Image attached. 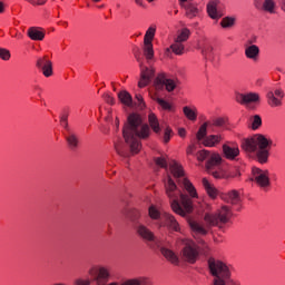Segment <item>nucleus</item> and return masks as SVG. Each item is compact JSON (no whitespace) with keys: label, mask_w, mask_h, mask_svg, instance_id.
Returning <instances> with one entry per match:
<instances>
[{"label":"nucleus","mask_w":285,"mask_h":285,"mask_svg":"<svg viewBox=\"0 0 285 285\" xmlns=\"http://www.w3.org/2000/svg\"><path fill=\"white\" fill-rule=\"evenodd\" d=\"M267 99H268V104L272 106V108H276V106H282V100L277 99L273 91H269L267 94Z\"/></svg>","instance_id":"4c0bfd02"},{"label":"nucleus","mask_w":285,"mask_h":285,"mask_svg":"<svg viewBox=\"0 0 285 285\" xmlns=\"http://www.w3.org/2000/svg\"><path fill=\"white\" fill-rule=\"evenodd\" d=\"M155 77V69H148V67L141 68V78L138 82L139 88H146L153 78Z\"/></svg>","instance_id":"4be33fe9"},{"label":"nucleus","mask_w":285,"mask_h":285,"mask_svg":"<svg viewBox=\"0 0 285 285\" xmlns=\"http://www.w3.org/2000/svg\"><path fill=\"white\" fill-rule=\"evenodd\" d=\"M35 2H31V6H43L46 4L47 0H33Z\"/></svg>","instance_id":"3c124183"},{"label":"nucleus","mask_w":285,"mask_h":285,"mask_svg":"<svg viewBox=\"0 0 285 285\" xmlns=\"http://www.w3.org/2000/svg\"><path fill=\"white\" fill-rule=\"evenodd\" d=\"M104 99L106 104H110V106H115V98L110 96V94H105Z\"/></svg>","instance_id":"49530a36"},{"label":"nucleus","mask_w":285,"mask_h":285,"mask_svg":"<svg viewBox=\"0 0 285 285\" xmlns=\"http://www.w3.org/2000/svg\"><path fill=\"white\" fill-rule=\"evenodd\" d=\"M224 6L219 0H210L207 4V12L210 19H222L226 14Z\"/></svg>","instance_id":"ddd939ff"},{"label":"nucleus","mask_w":285,"mask_h":285,"mask_svg":"<svg viewBox=\"0 0 285 285\" xmlns=\"http://www.w3.org/2000/svg\"><path fill=\"white\" fill-rule=\"evenodd\" d=\"M116 151L120 155V157H128V151H126V148H124V145L118 144L115 145Z\"/></svg>","instance_id":"79ce46f5"},{"label":"nucleus","mask_w":285,"mask_h":285,"mask_svg":"<svg viewBox=\"0 0 285 285\" xmlns=\"http://www.w3.org/2000/svg\"><path fill=\"white\" fill-rule=\"evenodd\" d=\"M180 8H184L186 17H188V19H195V17L199 14V9L197 8V4L193 2H187Z\"/></svg>","instance_id":"b1692460"},{"label":"nucleus","mask_w":285,"mask_h":285,"mask_svg":"<svg viewBox=\"0 0 285 285\" xmlns=\"http://www.w3.org/2000/svg\"><path fill=\"white\" fill-rule=\"evenodd\" d=\"M136 6H139L140 8H146V4L144 3V0H134Z\"/></svg>","instance_id":"6e6d98bb"},{"label":"nucleus","mask_w":285,"mask_h":285,"mask_svg":"<svg viewBox=\"0 0 285 285\" xmlns=\"http://www.w3.org/2000/svg\"><path fill=\"white\" fill-rule=\"evenodd\" d=\"M144 55L147 61H150L155 57V50L153 49V42L146 40L144 41Z\"/></svg>","instance_id":"7c9ffc66"},{"label":"nucleus","mask_w":285,"mask_h":285,"mask_svg":"<svg viewBox=\"0 0 285 285\" xmlns=\"http://www.w3.org/2000/svg\"><path fill=\"white\" fill-rule=\"evenodd\" d=\"M235 99L237 104H240L242 106H248V104H259V94H236Z\"/></svg>","instance_id":"6ab92c4d"},{"label":"nucleus","mask_w":285,"mask_h":285,"mask_svg":"<svg viewBox=\"0 0 285 285\" xmlns=\"http://www.w3.org/2000/svg\"><path fill=\"white\" fill-rule=\"evenodd\" d=\"M36 67L42 71L43 77H52V61L48 59V56L39 57L36 61Z\"/></svg>","instance_id":"a211bd4d"},{"label":"nucleus","mask_w":285,"mask_h":285,"mask_svg":"<svg viewBox=\"0 0 285 285\" xmlns=\"http://www.w3.org/2000/svg\"><path fill=\"white\" fill-rule=\"evenodd\" d=\"M166 195L169 197L170 206L176 215H180V217H186L188 213H193V200L188 195L181 193L179 188H177V184L170 176H168V180L165 184Z\"/></svg>","instance_id":"f03ea898"},{"label":"nucleus","mask_w":285,"mask_h":285,"mask_svg":"<svg viewBox=\"0 0 285 285\" xmlns=\"http://www.w3.org/2000/svg\"><path fill=\"white\" fill-rule=\"evenodd\" d=\"M134 55L138 62L141 61V58H139V49H136V51H134Z\"/></svg>","instance_id":"13d9d810"},{"label":"nucleus","mask_w":285,"mask_h":285,"mask_svg":"<svg viewBox=\"0 0 285 285\" xmlns=\"http://www.w3.org/2000/svg\"><path fill=\"white\" fill-rule=\"evenodd\" d=\"M255 43V39L254 40H247L244 45L245 48V57L247 59H252V61H257V59H259V47Z\"/></svg>","instance_id":"aec40b11"},{"label":"nucleus","mask_w":285,"mask_h":285,"mask_svg":"<svg viewBox=\"0 0 285 285\" xmlns=\"http://www.w3.org/2000/svg\"><path fill=\"white\" fill-rule=\"evenodd\" d=\"M136 230L141 239L151 244V248H155L156 246H161V240L157 239L155 234L145 225H138L136 227Z\"/></svg>","instance_id":"f8f14e48"},{"label":"nucleus","mask_w":285,"mask_h":285,"mask_svg":"<svg viewBox=\"0 0 285 285\" xmlns=\"http://www.w3.org/2000/svg\"><path fill=\"white\" fill-rule=\"evenodd\" d=\"M254 180L261 188H268L271 186V177L268 170H262L257 167L252 169Z\"/></svg>","instance_id":"4468645a"},{"label":"nucleus","mask_w":285,"mask_h":285,"mask_svg":"<svg viewBox=\"0 0 285 285\" xmlns=\"http://www.w3.org/2000/svg\"><path fill=\"white\" fill-rule=\"evenodd\" d=\"M151 99L156 101L163 110H173V105L164 98H159L157 95H154L151 96Z\"/></svg>","instance_id":"473e14b6"},{"label":"nucleus","mask_w":285,"mask_h":285,"mask_svg":"<svg viewBox=\"0 0 285 285\" xmlns=\"http://www.w3.org/2000/svg\"><path fill=\"white\" fill-rule=\"evenodd\" d=\"M157 32V27L156 26H151L147 29L145 37H144V41H149L153 42V40L155 39V33Z\"/></svg>","instance_id":"e433bc0d"},{"label":"nucleus","mask_w":285,"mask_h":285,"mask_svg":"<svg viewBox=\"0 0 285 285\" xmlns=\"http://www.w3.org/2000/svg\"><path fill=\"white\" fill-rule=\"evenodd\" d=\"M263 10L269 12V14H275V0H265L263 2Z\"/></svg>","instance_id":"c9c22d12"},{"label":"nucleus","mask_w":285,"mask_h":285,"mask_svg":"<svg viewBox=\"0 0 285 285\" xmlns=\"http://www.w3.org/2000/svg\"><path fill=\"white\" fill-rule=\"evenodd\" d=\"M148 121L154 132L159 135L161 132V127L159 126V119H157V116L155 114H149Z\"/></svg>","instance_id":"c756f323"},{"label":"nucleus","mask_w":285,"mask_h":285,"mask_svg":"<svg viewBox=\"0 0 285 285\" xmlns=\"http://www.w3.org/2000/svg\"><path fill=\"white\" fill-rule=\"evenodd\" d=\"M68 136H66V141L68 144V146L71 148V150H75V148L79 147V137L77 136V134L72 132L70 129Z\"/></svg>","instance_id":"cd10ccee"},{"label":"nucleus","mask_w":285,"mask_h":285,"mask_svg":"<svg viewBox=\"0 0 285 285\" xmlns=\"http://www.w3.org/2000/svg\"><path fill=\"white\" fill-rule=\"evenodd\" d=\"M178 12H179V10H176V11H175V14H178Z\"/></svg>","instance_id":"69168bd1"},{"label":"nucleus","mask_w":285,"mask_h":285,"mask_svg":"<svg viewBox=\"0 0 285 285\" xmlns=\"http://www.w3.org/2000/svg\"><path fill=\"white\" fill-rule=\"evenodd\" d=\"M190 39V29L183 28L177 31L176 37L174 38V43L170 45V50L174 55L181 56L184 50H186V41Z\"/></svg>","instance_id":"9d476101"},{"label":"nucleus","mask_w":285,"mask_h":285,"mask_svg":"<svg viewBox=\"0 0 285 285\" xmlns=\"http://www.w3.org/2000/svg\"><path fill=\"white\" fill-rule=\"evenodd\" d=\"M229 219H230V208H228V206H223L217 213L205 214L204 222L206 226L202 225L196 220H189V226L194 235L206 236V234L209 233L213 226H217L218 228H222L224 224H228Z\"/></svg>","instance_id":"7ed1b4c3"},{"label":"nucleus","mask_w":285,"mask_h":285,"mask_svg":"<svg viewBox=\"0 0 285 285\" xmlns=\"http://www.w3.org/2000/svg\"><path fill=\"white\" fill-rule=\"evenodd\" d=\"M272 146L273 140L259 134L252 138H247L242 142L243 150L246 153H256V161H258V164H268Z\"/></svg>","instance_id":"20e7f679"},{"label":"nucleus","mask_w":285,"mask_h":285,"mask_svg":"<svg viewBox=\"0 0 285 285\" xmlns=\"http://www.w3.org/2000/svg\"><path fill=\"white\" fill-rule=\"evenodd\" d=\"M240 155L239 146L235 142H226L223 145V157L229 161H237Z\"/></svg>","instance_id":"dca6fc26"},{"label":"nucleus","mask_w":285,"mask_h":285,"mask_svg":"<svg viewBox=\"0 0 285 285\" xmlns=\"http://www.w3.org/2000/svg\"><path fill=\"white\" fill-rule=\"evenodd\" d=\"M156 166H159L160 168H168V163H166V159L164 158H156Z\"/></svg>","instance_id":"a18cd8bd"},{"label":"nucleus","mask_w":285,"mask_h":285,"mask_svg":"<svg viewBox=\"0 0 285 285\" xmlns=\"http://www.w3.org/2000/svg\"><path fill=\"white\" fill-rule=\"evenodd\" d=\"M173 135V129L170 127H167L164 132V142L168 144L170 141V137Z\"/></svg>","instance_id":"c03bdc74"},{"label":"nucleus","mask_w":285,"mask_h":285,"mask_svg":"<svg viewBox=\"0 0 285 285\" xmlns=\"http://www.w3.org/2000/svg\"><path fill=\"white\" fill-rule=\"evenodd\" d=\"M116 126H117V128H119V120L116 121Z\"/></svg>","instance_id":"e2e57ef3"},{"label":"nucleus","mask_w":285,"mask_h":285,"mask_svg":"<svg viewBox=\"0 0 285 285\" xmlns=\"http://www.w3.org/2000/svg\"><path fill=\"white\" fill-rule=\"evenodd\" d=\"M136 100H137V107L139 108V110H144V108H146V102L144 101V97L137 94Z\"/></svg>","instance_id":"37998d69"},{"label":"nucleus","mask_w":285,"mask_h":285,"mask_svg":"<svg viewBox=\"0 0 285 285\" xmlns=\"http://www.w3.org/2000/svg\"><path fill=\"white\" fill-rule=\"evenodd\" d=\"M94 1L99 2V1H101V0H94Z\"/></svg>","instance_id":"338daca9"},{"label":"nucleus","mask_w":285,"mask_h":285,"mask_svg":"<svg viewBox=\"0 0 285 285\" xmlns=\"http://www.w3.org/2000/svg\"><path fill=\"white\" fill-rule=\"evenodd\" d=\"M185 117L189 119V121H197V109H191L190 107L186 106L183 108Z\"/></svg>","instance_id":"72a5a7b5"},{"label":"nucleus","mask_w":285,"mask_h":285,"mask_svg":"<svg viewBox=\"0 0 285 285\" xmlns=\"http://www.w3.org/2000/svg\"><path fill=\"white\" fill-rule=\"evenodd\" d=\"M90 279H81V278H78L75 281V285H90Z\"/></svg>","instance_id":"8fccbe9b"},{"label":"nucleus","mask_w":285,"mask_h":285,"mask_svg":"<svg viewBox=\"0 0 285 285\" xmlns=\"http://www.w3.org/2000/svg\"><path fill=\"white\" fill-rule=\"evenodd\" d=\"M118 99L124 104V106H128V108H132V96L130 92L124 90L118 94Z\"/></svg>","instance_id":"c85d7f7f"},{"label":"nucleus","mask_w":285,"mask_h":285,"mask_svg":"<svg viewBox=\"0 0 285 285\" xmlns=\"http://www.w3.org/2000/svg\"><path fill=\"white\" fill-rule=\"evenodd\" d=\"M27 36L31 41H43L46 39V31L39 27H31L28 29Z\"/></svg>","instance_id":"5701e85b"},{"label":"nucleus","mask_w":285,"mask_h":285,"mask_svg":"<svg viewBox=\"0 0 285 285\" xmlns=\"http://www.w3.org/2000/svg\"><path fill=\"white\" fill-rule=\"evenodd\" d=\"M169 168L180 188L187 190L191 199L197 198V189H195L193 183H190V180H188L184 175V167H181L177 161H171Z\"/></svg>","instance_id":"6e6552de"},{"label":"nucleus","mask_w":285,"mask_h":285,"mask_svg":"<svg viewBox=\"0 0 285 285\" xmlns=\"http://www.w3.org/2000/svg\"><path fill=\"white\" fill-rule=\"evenodd\" d=\"M70 115V112L66 109L62 110V112L60 114V124L62 126V128H65V130L70 131V126L68 125V116Z\"/></svg>","instance_id":"f704fd0d"},{"label":"nucleus","mask_w":285,"mask_h":285,"mask_svg":"<svg viewBox=\"0 0 285 285\" xmlns=\"http://www.w3.org/2000/svg\"><path fill=\"white\" fill-rule=\"evenodd\" d=\"M198 161H206V169L209 175H213L215 179H227L228 174L226 170L222 169L219 165L222 164V155L210 154V151L203 149L197 154Z\"/></svg>","instance_id":"423d86ee"},{"label":"nucleus","mask_w":285,"mask_h":285,"mask_svg":"<svg viewBox=\"0 0 285 285\" xmlns=\"http://www.w3.org/2000/svg\"><path fill=\"white\" fill-rule=\"evenodd\" d=\"M202 50V55L207 61H213V45L210 42L205 41L199 46Z\"/></svg>","instance_id":"a878e982"},{"label":"nucleus","mask_w":285,"mask_h":285,"mask_svg":"<svg viewBox=\"0 0 285 285\" xmlns=\"http://www.w3.org/2000/svg\"><path fill=\"white\" fill-rule=\"evenodd\" d=\"M274 95H275L276 97H281V99L284 98V91H283L282 89H276V90L274 91Z\"/></svg>","instance_id":"603ef678"},{"label":"nucleus","mask_w":285,"mask_h":285,"mask_svg":"<svg viewBox=\"0 0 285 285\" xmlns=\"http://www.w3.org/2000/svg\"><path fill=\"white\" fill-rule=\"evenodd\" d=\"M6 12V4H3L2 1H0V14H3Z\"/></svg>","instance_id":"4d7b16f0"},{"label":"nucleus","mask_w":285,"mask_h":285,"mask_svg":"<svg viewBox=\"0 0 285 285\" xmlns=\"http://www.w3.org/2000/svg\"><path fill=\"white\" fill-rule=\"evenodd\" d=\"M127 121L122 129L124 139L128 144L131 153L137 155L141 150L139 139H148L150 137V127L144 125L141 116L137 114L129 115Z\"/></svg>","instance_id":"f257e3e1"},{"label":"nucleus","mask_w":285,"mask_h":285,"mask_svg":"<svg viewBox=\"0 0 285 285\" xmlns=\"http://www.w3.org/2000/svg\"><path fill=\"white\" fill-rule=\"evenodd\" d=\"M154 83L158 90H161V88L165 86L167 92H173V90L177 88V82L170 78H167L165 73L158 75Z\"/></svg>","instance_id":"2eb2a0df"},{"label":"nucleus","mask_w":285,"mask_h":285,"mask_svg":"<svg viewBox=\"0 0 285 285\" xmlns=\"http://www.w3.org/2000/svg\"><path fill=\"white\" fill-rule=\"evenodd\" d=\"M89 275H91L92 282H95L96 285H144L146 284V278H130L121 283L112 282L108 284V279H110V272L106 267L90 269Z\"/></svg>","instance_id":"0eeeda50"},{"label":"nucleus","mask_w":285,"mask_h":285,"mask_svg":"<svg viewBox=\"0 0 285 285\" xmlns=\"http://www.w3.org/2000/svg\"><path fill=\"white\" fill-rule=\"evenodd\" d=\"M259 126H262V117H259V115H255L252 122V128L253 130H257Z\"/></svg>","instance_id":"a19ab883"},{"label":"nucleus","mask_w":285,"mask_h":285,"mask_svg":"<svg viewBox=\"0 0 285 285\" xmlns=\"http://www.w3.org/2000/svg\"><path fill=\"white\" fill-rule=\"evenodd\" d=\"M129 219L131 222H137V219H139V210L134 209L129 215Z\"/></svg>","instance_id":"de8ad7c7"},{"label":"nucleus","mask_w":285,"mask_h":285,"mask_svg":"<svg viewBox=\"0 0 285 285\" xmlns=\"http://www.w3.org/2000/svg\"><path fill=\"white\" fill-rule=\"evenodd\" d=\"M183 249L180 252L181 258L189 264H195L199 257V246L193 240H180Z\"/></svg>","instance_id":"9b49d317"},{"label":"nucleus","mask_w":285,"mask_h":285,"mask_svg":"<svg viewBox=\"0 0 285 285\" xmlns=\"http://www.w3.org/2000/svg\"><path fill=\"white\" fill-rule=\"evenodd\" d=\"M10 50L0 48V59H2V61H10Z\"/></svg>","instance_id":"ea45409f"},{"label":"nucleus","mask_w":285,"mask_h":285,"mask_svg":"<svg viewBox=\"0 0 285 285\" xmlns=\"http://www.w3.org/2000/svg\"><path fill=\"white\" fill-rule=\"evenodd\" d=\"M178 1H179V6L183 7V6H186V2H187L188 0H178Z\"/></svg>","instance_id":"bf43d9fd"},{"label":"nucleus","mask_w":285,"mask_h":285,"mask_svg":"<svg viewBox=\"0 0 285 285\" xmlns=\"http://www.w3.org/2000/svg\"><path fill=\"white\" fill-rule=\"evenodd\" d=\"M155 248H159L161 255L173 264L174 266H179V256L170 248L166 247V243L164 240L160 242V246H156Z\"/></svg>","instance_id":"f3484780"},{"label":"nucleus","mask_w":285,"mask_h":285,"mask_svg":"<svg viewBox=\"0 0 285 285\" xmlns=\"http://www.w3.org/2000/svg\"><path fill=\"white\" fill-rule=\"evenodd\" d=\"M208 266L210 275L214 276L213 285H242L239 281L233 278L230 267L224 262L210 258Z\"/></svg>","instance_id":"39448f33"},{"label":"nucleus","mask_w":285,"mask_h":285,"mask_svg":"<svg viewBox=\"0 0 285 285\" xmlns=\"http://www.w3.org/2000/svg\"><path fill=\"white\" fill-rule=\"evenodd\" d=\"M225 124H226V120H224V118H218L214 120L213 126H217L218 128H222V126H224Z\"/></svg>","instance_id":"09e8293b"},{"label":"nucleus","mask_w":285,"mask_h":285,"mask_svg":"<svg viewBox=\"0 0 285 285\" xmlns=\"http://www.w3.org/2000/svg\"><path fill=\"white\" fill-rule=\"evenodd\" d=\"M178 135H179V137H181V138L186 137V129H185V128H179V129H178Z\"/></svg>","instance_id":"5fc2aeb1"},{"label":"nucleus","mask_w":285,"mask_h":285,"mask_svg":"<svg viewBox=\"0 0 285 285\" xmlns=\"http://www.w3.org/2000/svg\"><path fill=\"white\" fill-rule=\"evenodd\" d=\"M148 1V3H153V1H155V0H147Z\"/></svg>","instance_id":"0e129e2a"},{"label":"nucleus","mask_w":285,"mask_h":285,"mask_svg":"<svg viewBox=\"0 0 285 285\" xmlns=\"http://www.w3.org/2000/svg\"><path fill=\"white\" fill-rule=\"evenodd\" d=\"M35 90H41V87H39V86H35Z\"/></svg>","instance_id":"052dcab7"},{"label":"nucleus","mask_w":285,"mask_h":285,"mask_svg":"<svg viewBox=\"0 0 285 285\" xmlns=\"http://www.w3.org/2000/svg\"><path fill=\"white\" fill-rule=\"evenodd\" d=\"M203 186H204L207 195L212 199L217 198V195H219V190H217V187L215 185L210 184V181H208V179L203 178Z\"/></svg>","instance_id":"393cba45"},{"label":"nucleus","mask_w":285,"mask_h":285,"mask_svg":"<svg viewBox=\"0 0 285 285\" xmlns=\"http://www.w3.org/2000/svg\"><path fill=\"white\" fill-rule=\"evenodd\" d=\"M220 26H222V28H230V27L235 26V18H233V17L223 18V20L220 21Z\"/></svg>","instance_id":"58836bf2"},{"label":"nucleus","mask_w":285,"mask_h":285,"mask_svg":"<svg viewBox=\"0 0 285 285\" xmlns=\"http://www.w3.org/2000/svg\"><path fill=\"white\" fill-rule=\"evenodd\" d=\"M193 153H195V145H189L187 147V155H193Z\"/></svg>","instance_id":"864d4df0"},{"label":"nucleus","mask_w":285,"mask_h":285,"mask_svg":"<svg viewBox=\"0 0 285 285\" xmlns=\"http://www.w3.org/2000/svg\"><path fill=\"white\" fill-rule=\"evenodd\" d=\"M29 3H36L35 0H27Z\"/></svg>","instance_id":"680f3d73"},{"label":"nucleus","mask_w":285,"mask_h":285,"mask_svg":"<svg viewBox=\"0 0 285 285\" xmlns=\"http://www.w3.org/2000/svg\"><path fill=\"white\" fill-rule=\"evenodd\" d=\"M220 199L233 206H237V204L242 203V196H239V191L236 189L220 194Z\"/></svg>","instance_id":"412c9836"},{"label":"nucleus","mask_w":285,"mask_h":285,"mask_svg":"<svg viewBox=\"0 0 285 285\" xmlns=\"http://www.w3.org/2000/svg\"><path fill=\"white\" fill-rule=\"evenodd\" d=\"M149 217L151 219H160L164 226H167V228H170L171 230H175L176 233L179 232V223L173 216L171 214L164 213L161 214L157 207L151 205L149 207Z\"/></svg>","instance_id":"1a4fd4ad"},{"label":"nucleus","mask_w":285,"mask_h":285,"mask_svg":"<svg viewBox=\"0 0 285 285\" xmlns=\"http://www.w3.org/2000/svg\"><path fill=\"white\" fill-rule=\"evenodd\" d=\"M222 141V135H209L203 140L207 148H215Z\"/></svg>","instance_id":"bb28decb"},{"label":"nucleus","mask_w":285,"mask_h":285,"mask_svg":"<svg viewBox=\"0 0 285 285\" xmlns=\"http://www.w3.org/2000/svg\"><path fill=\"white\" fill-rule=\"evenodd\" d=\"M210 126L209 122H204L196 134V138L198 141H204L205 137H208V127Z\"/></svg>","instance_id":"2f4dec72"}]
</instances>
